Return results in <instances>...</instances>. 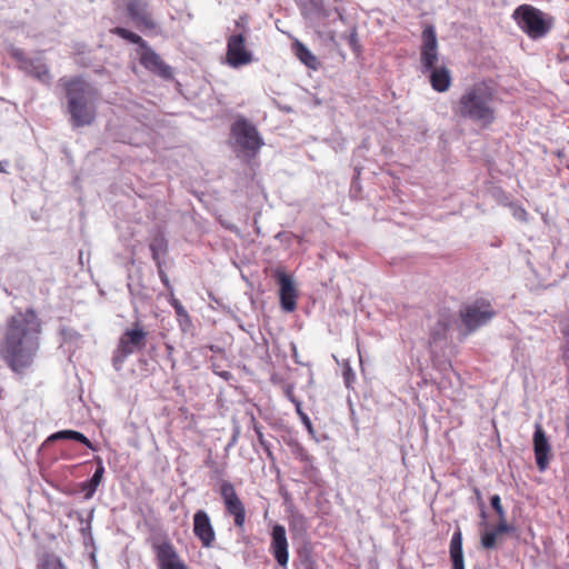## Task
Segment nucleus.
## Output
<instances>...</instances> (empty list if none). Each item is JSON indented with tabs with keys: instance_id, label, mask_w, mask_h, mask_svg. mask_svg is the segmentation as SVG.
Wrapping results in <instances>:
<instances>
[{
	"instance_id": "nucleus-1",
	"label": "nucleus",
	"mask_w": 569,
	"mask_h": 569,
	"mask_svg": "<svg viewBox=\"0 0 569 569\" xmlns=\"http://www.w3.org/2000/svg\"><path fill=\"white\" fill-rule=\"evenodd\" d=\"M41 321L32 308L11 316L0 341V358L16 373L34 361L40 346Z\"/></svg>"
},
{
	"instance_id": "nucleus-2",
	"label": "nucleus",
	"mask_w": 569,
	"mask_h": 569,
	"mask_svg": "<svg viewBox=\"0 0 569 569\" xmlns=\"http://www.w3.org/2000/svg\"><path fill=\"white\" fill-rule=\"evenodd\" d=\"M497 91L487 81L468 87L452 107L456 116L481 123L491 124L496 119Z\"/></svg>"
},
{
	"instance_id": "nucleus-3",
	"label": "nucleus",
	"mask_w": 569,
	"mask_h": 569,
	"mask_svg": "<svg viewBox=\"0 0 569 569\" xmlns=\"http://www.w3.org/2000/svg\"><path fill=\"white\" fill-rule=\"evenodd\" d=\"M63 87L70 123L74 128L90 126L97 113V90L84 79L76 77L72 79L61 78L59 80Z\"/></svg>"
},
{
	"instance_id": "nucleus-4",
	"label": "nucleus",
	"mask_w": 569,
	"mask_h": 569,
	"mask_svg": "<svg viewBox=\"0 0 569 569\" xmlns=\"http://www.w3.org/2000/svg\"><path fill=\"white\" fill-rule=\"evenodd\" d=\"M234 151L246 160L253 159L264 144L257 127L243 116H238L230 127Z\"/></svg>"
},
{
	"instance_id": "nucleus-5",
	"label": "nucleus",
	"mask_w": 569,
	"mask_h": 569,
	"mask_svg": "<svg viewBox=\"0 0 569 569\" xmlns=\"http://www.w3.org/2000/svg\"><path fill=\"white\" fill-rule=\"evenodd\" d=\"M512 19L530 39L545 38L553 27V18L531 4H521L512 12Z\"/></svg>"
},
{
	"instance_id": "nucleus-6",
	"label": "nucleus",
	"mask_w": 569,
	"mask_h": 569,
	"mask_svg": "<svg viewBox=\"0 0 569 569\" xmlns=\"http://www.w3.org/2000/svg\"><path fill=\"white\" fill-rule=\"evenodd\" d=\"M147 336L148 332L139 321L134 322L130 329H127L120 336L112 355V366L116 371H120L123 368V363L130 355L146 348Z\"/></svg>"
},
{
	"instance_id": "nucleus-7",
	"label": "nucleus",
	"mask_w": 569,
	"mask_h": 569,
	"mask_svg": "<svg viewBox=\"0 0 569 569\" xmlns=\"http://www.w3.org/2000/svg\"><path fill=\"white\" fill-rule=\"evenodd\" d=\"M496 313L490 301L486 299H477L462 305L459 310V316L463 326V335L468 336L480 327L488 325Z\"/></svg>"
},
{
	"instance_id": "nucleus-8",
	"label": "nucleus",
	"mask_w": 569,
	"mask_h": 569,
	"mask_svg": "<svg viewBox=\"0 0 569 569\" xmlns=\"http://www.w3.org/2000/svg\"><path fill=\"white\" fill-rule=\"evenodd\" d=\"M10 56L17 62L18 69L24 74L42 84H51L52 76L42 52H38L34 57H31L19 48H12Z\"/></svg>"
},
{
	"instance_id": "nucleus-9",
	"label": "nucleus",
	"mask_w": 569,
	"mask_h": 569,
	"mask_svg": "<svg viewBox=\"0 0 569 569\" xmlns=\"http://www.w3.org/2000/svg\"><path fill=\"white\" fill-rule=\"evenodd\" d=\"M220 496L222 498L226 512L233 517L234 526L242 529L246 522V508L238 497L234 486L230 481H222L220 486Z\"/></svg>"
},
{
	"instance_id": "nucleus-10",
	"label": "nucleus",
	"mask_w": 569,
	"mask_h": 569,
	"mask_svg": "<svg viewBox=\"0 0 569 569\" xmlns=\"http://www.w3.org/2000/svg\"><path fill=\"white\" fill-rule=\"evenodd\" d=\"M126 10L134 26L142 32L156 31L158 24L146 0H127Z\"/></svg>"
},
{
	"instance_id": "nucleus-11",
	"label": "nucleus",
	"mask_w": 569,
	"mask_h": 569,
	"mask_svg": "<svg viewBox=\"0 0 569 569\" xmlns=\"http://www.w3.org/2000/svg\"><path fill=\"white\" fill-rule=\"evenodd\" d=\"M246 39L243 33H232L227 39V62L232 68H239L253 61L252 52L246 48Z\"/></svg>"
},
{
	"instance_id": "nucleus-12",
	"label": "nucleus",
	"mask_w": 569,
	"mask_h": 569,
	"mask_svg": "<svg viewBox=\"0 0 569 569\" xmlns=\"http://www.w3.org/2000/svg\"><path fill=\"white\" fill-rule=\"evenodd\" d=\"M273 277L279 284V298L282 310L292 312L297 307L298 292L291 276L283 269L277 268Z\"/></svg>"
},
{
	"instance_id": "nucleus-13",
	"label": "nucleus",
	"mask_w": 569,
	"mask_h": 569,
	"mask_svg": "<svg viewBox=\"0 0 569 569\" xmlns=\"http://www.w3.org/2000/svg\"><path fill=\"white\" fill-rule=\"evenodd\" d=\"M422 44L420 51V60L422 72H428L438 61V40L433 26H426L421 34Z\"/></svg>"
},
{
	"instance_id": "nucleus-14",
	"label": "nucleus",
	"mask_w": 569,
	"mask_h": 569,
	"mask_svg": "<svg viewBox=\"0 0 569 569\" xmlns=\"http://www.w3.org/2000/svg\"><path fill=\"white\" fill-rule=\"evenodd\" d=\"M139 62L144 69L164 80L173 78L172 68L149 44L140 53Z\"/></svg>"
},
{
	"instance_id": "nucleus-15",
	"label": "nucleus",
	"mask_w": 569,
	"mask_h": 569,
	"mask_svg": "<svg viewBox=\"0 0 569 569\" xmlns=\"http://www.w3.org/2000/svg\"><path fill=\"white\" fill-rule=\"evenodd\" d=\"M159 569H189L170 541L153 545Z\"/></svg>"
},
{
	"instance_id": "nucleus-16",
	"label": "nucleus",
	"mask_w": 569,
	"mask_h": 569,
	"mask_svg": "<svg viewBox=\"0 0 569 569\" xmlns=\"http://www.w3.org/2000/svg\"><path fill=\"white\" fill-rule=\"evenodd\" d=\"M193 535L199 539L203 548H210L216 541V532L210 517L204 510H198L193 515Z\"/></svg>"
},
{
	"instance_id": "nucleus-17",
	"label": "nucleus",
	"mask_w": 569,
	"mask_h": 569,
	"mask_svg": "<svg viewBox=\"0 0 569 569\" xmlns=\"http://www.w3.org/2000/svg\"><path fill=\"white\" fill-rule=\"evenodd\" d=\"M270 551L279 566L286 568L289 560L288 540L282 525H274L271 531Z\"/></svg>"
},
{
	"instance_id": "nucleus-18",
	"label": "nucleus",
	"mask_w": 569,
	"mask_h": 569,
	"mask_svg": "<svg viewBox=\"0 0 569 569\" xmlns=\"http://www.w3.org/2000/svg\"><path fill=\"white\" fill-rule=\"evenodd\" d=\"M533 450L536 463L540 471H543L549 463L551 456V448L547 439L546 432L541 425L537 423L533 433Z\"/></svg>"
},
{
	"instance_id": "nucleus-19",
	"label": "nucleus",
	"mask_w": 569,
	"mask_h": 569,
	"mask_svg": "<svg viewBox=\"0 0 569 569\" xmlns=\"http://www.w3.org/2000/svg\"><path fill=\"white\" fill-rule=\"evenodd\" d=\"M94 461L97 463V468L93 476L91 477L90 480L80 483V489L81 491L84 492V499L87 500L91 499L94 496L104 475V466L102 459L99 456H97L94 457Z\"/></svg>"
},
{
	"instance_id": "nucleus-20",
	"label": "nucleus",
	"mask_w": 569,
	"mask_h": 569,
	"mask_svg": "<svg viewBox=\"0 0 569 569\" xmlns=\"http://www.w3.org/2000/svg\"><path fill=\"white\" fill-rule=\"evenodd\" d=\"M430 83L433 90L446 92L451 84V74L446 67L432 68L430 70Z\"/></svg>"
},
{
	"instance_id": "nucleus-21",
	"label": "nucleus",
	"mask_w": 569,
	"mask_h": 569,
	"mask_svg": "<svg viewBox=\"0 0 569 569\" xmlns=\"http://www.w3.org/2000/svg\"><path fill=\"white\" fill-rule=\"evenodd\" d=\"M62 439H69L78 441L82 445H84L87 448L91 450H97V448L93 446V443L81 432L76 430H61L58 431L49 437V440H62Z\"/></svg>"
},
{
	"instance_id": "nucleus-22",
	"label": "nucleus",
	"mask_w": 569,
	"mask_h": 569,
	"mask_svg": "<svg viewBox=\"0 0 569 569\" xmlns=\"http://www.w3.org/2000/svg\"><path fill=\"white\" fill-rule=\"evenodd\" d=\"M293 49L297 58L307 67L316 70L319 66L317 58L311 51L300 41L293 43Z\"/></svg>"
},
{
	"instance_id": "nucleus-23",
	"label": "nucleus",
	"mask_w": 569,
	"mask_h": 569,
	"mask_svg": "<svg viewBox=\"0 0 569 569\" xmlns=\"http://www.w3.org/2000/svg\"><path fill=\"white\" fill-rule=\"evenodd\" d=\"M169 302L176 311L179 326L184 331L188 327L191 326V318H190L188 311L173 295H171Z\"/></svg>"
},
{
	"instance_id": "nucleus-24",
	"label": "nucleus",
	"mask_w": 569,
	"mask_h": 569,
	"mask_svg": "<svg viewBox=\"0 0 569 569\" xmlns=\"http://www.w3.org/2000/svg\"><path fill=\"white\" fill-rule=\"evenodd\" d=\"M111 33L117 34L118 37H120L131 43L138 44L142 50L144 48H147V46H148V42L146 40H143L139 34H137L126 28L116 27V28L111 29Z\"/></svg>"
},
{
	"instance_id": "nucleus-25",
	"label": "nucleus",
	"mask_w": 569,
	"mask_h": 569,
	"mask_svg": "<svg viewBox=\"0 0 569 569\" xmlns=\"http://www.w3.org/2000/svg\"><path fill=\"white\" fill-rule=\"evenodd\" d=\"M37 569H67L60 557L44 553L38 561Z\"/></svg>"
},
{
	"instance_id": "nucleus-26",
	"label": "nucleus",
	"mask_w": 569,
	"mask_h": 569,
	"mask_svg": "<svg viewBox=\"0 0 569 569\" xmlns=\"http://www.w3.org/2000/svg\"><path fill=\"white\" fill-rule=\"evenodd\" d=\"M150 250L152 253V259L156 262L157 267H160L161 259L160 256L166 253L167 251V242L162 237L154 238L150 243Z\"/></svg>"
},
{
	"instance_id": "nucleus-27",
	"label": "nucleus",
	"mask_w": 569,
	"mask_h": 569,
	"mask_svg": "<svg viewBox=\"0 0 569 569\" xmlns=\"http://www.w3.org/2000/svg\"><path fill=\"white\" fill-rule=\"evenodd\" d=\"M291 447L292 455L302 462H311V456L305 449V447L298 441H291L289 443Z\"/></svg>"
},
{
	"instance_id": "nucleus-28",
	"label": "nucleus",
	"mask_w": 569,
	"mask_h": 569,
	"mask_svg": "<svg viewBox=\"0 0 569 569\" xmlns=\"http://www.w3.org/2000/svg\"><path fill=\"white\" fill-rule=\"evenodd\" d=\"M449 555L452 562V569H465L462 548H449Z\"/></svg>"
},
{
	"instance_id": "nucleus-29",
	"label": "nucleus",
	"mask_w": 569,
	"mask_h": 569,
	"mask_svg": "<svg viewBox=\"0 0 569 569\" xmlns=\"http://www.w3.org/2000/svg\"><path fill=\"white\" fill-rule=\"evenodd\" d=\"M499 535H497V532L491 529V530H487L486 532H483L481 535V546L482 548L485 549H493L496 546H497V539H498Z\"/></svg>"
},
{
	"instance_id": "nucleus-30",
	"label": "nucleus",
	"mask_w": 569,
	"mask_h": 569,
	"mask_svg": "<svg viewBox=\"0 0 569 569\" xmlns=\"http://www.w3.org/2000/svg\"><path fill=\"white\" fill-rule=\"evenodd\" d=\"M261 429H262L261 426H259L257 423L253 426V430H254V432L257 435L259 445L262 447V449L267 453V457L270 460H273L274 458H273V455H272V451H271V448H270V443L266 440Z\"/></svg>"
},
{
	"instance_id": "nucleus-31",
	"label": "nucleus",
	"mask_w": 569,
	"mask_h": 569,
	"mask_svg": "<svg viewBox=\"0 0 569 569\" xmlns=\"http://www.w3.org/2000/svg\"><path fill=\"white\" fill-rule=\"evenodd\" d=\"M233 33H240V34L243 33V38H247V36L250 33V29H249V26H248V19H247L246 16H240L234 21V31H233Z\"/></svg>"
},
{
	"instance_id": "nucleus-32",
	"label": "nucleus",
	"mask_w": 569,
	"mask_h": 569,
	"mask_svg": "<svg viewBox=\"0 0 569 569\" xmlns=\"http://www.w3.org/2000/svg\"><path fill=\"white\" fill-rule=\"evenodd\" d=\"M490 505H491L492 509L496 511V513L498 515L499 520H503V518H506V512L501 505V499L498 495H493L490 498Z\"/></svg>"
},
{
	"instance_id": "nucleus-33",
	"label": "nucleus",
	"mask_w": 569,
	"mask_h": 569,
	"mask_svg": "<svg viewBox=\"0 0 569 569\" xmlns=\"http://www.w3.org/2000/svg\"><path fill=\"white\" fill-rule=\"evenodd\" d=\"M157 268H158V274H159L161 282L170 291V296L173 295V288L170 283L168 274L162 269V263H160V267H157Z\"/></svg>"
},
{
	"instance_id": "nucleus-34",
	"label": "nucleus",
	"mask_w": 569,
	"mask_h": 569,
	"mask_svg": "<svg viewBox=\"0 0 569 569\" xmlns=\"http://www.w3.org/2000/svg\"><path fill=\"white\" fill-rule=\"evenodd\" d=\"M497 535L507 533L513 530V527L508 525L506 518L503 520H499V523L493 528Z\"/></svg>"
},
{
	"instance_id": "nucleus-35",
	"label": "nucleus",
	"mask_w": 569,
	"mask_h": 569,
	"mask_svg": "<svg viewBox=\"0 0 569 569\" xmlns=\"http://www.w3.org/2000/svg\"><path fill=\"white\" fill-rule=\"evenodd\" d=\"M449 548H462V533L459 528L453 532Z\"/></svg>"
},
{
	"instance_id": "nucleus-36",
	"label": "nucleus",
	"mask_w": 569,
	"mask_h": 569,
	"mask_svg": "<svg viewBox=\"0 0 569 569\" xmlns=\"http://www.w3.org/2000/svg\"><path fill=\"white\" fill-rule=\"evenodd\" d=\"M291 526L293 528H305L306 527V518L302 515H293L291 518Z\"/></svg>"
},
{
	"instance_id": "nucleus-37",
	"label": "nucleus",
	"mask_w": 569,
	"mask_h": 569,
	"mask_svg": "<svg viewBox=\"0 0 569 569\" xmlns=\"http://www.w3.org/2000/svg\"><path fill=\"white\" fill-rule=\"evenodd\" d=\"M353 378H355V375H353L351 368L350 367L346 368L343 370V379H345L347 387L350 386V382L353 380Z\"/></svg>"
},
{
	"instance_id": "nucleus-38",
	"label": "nucleus",
	"mask_w": 569,
	"mask_h": 569,
	"mask_svg": "<svg viewBox=\"0 0 569 569\" xmlns=\"http://www.w3.org/2000/svg\"><path fill=\"white\" fill-rule=\"evenodd\" d=\"M561 332L566 338V345H569V319L562 322Z\"/></svg>"
},
{
	"instance_id": "nucleus-39",
	"label": "nucleus",
	"mask_w": 569,
	"mask_h": 569,
	"mask_svg": "<svg viewBox=\"0 0 569 569\" xmlns=\"http://www.w3.org/2000/svg\"><path fill=\"white\" fill-rule=\"evenodd\" d=\"M301 421L303 422V425L306 426L308 431L310 433H313V427H312V423H311L309 417L307 416V413H301Z\"/></svg>"
},
{
	"instance_id": "nucleus-40",
	"label": "nucleus",
	"mask_w": 569,
	"mask_h": 569,
	"mask_svg": "<svg viewBox=\"0 0 569 569\" xmlns=\"http://www.w3.org/2000/svg\"><path fill=\"white\" fill-rule=\"evenodd\" d=\"M515 216L519 219V220H522V221H526L527 220V211L523 209V208H519L516 212H515Z\"/></svg>"
},
{
	"instance_id": "nucleus-41",
	"label": "nucleus",
	"mask_w": 569,
	"mask_h": 569,
	"mask_svg": "<svg viewBox=\"0 0 569 569\" xmlns=\"http://www.w3.org/2000/svg\"><path fill=\"white\" fill-rule=\"evenodd\" d=\"M291 402L295 403V407H296V410H297V413L299 415V417L301 418V413H305L301 409V401H299L297 398H291Z\"/></svg>"
},
{
	"instance_id": "nucleus-42",
	"label": "nucleus",
	"mask_w": 569,
	"mask_h": 569,
	"mask_svg": "<svg viewBox=\"0 0 569 569\" xmlns=\"http://www.w3.org/2000/svg\"><path fill=\"white\" fill-rule=\"evenodd\" d=\"M566 366L569 368V345H566L562 353Z\"/></svg>"
},
{
	"instance_id": "nucleus-43",
	"label": "nucleus",
	"mask_w": 569,
	"mask_h": 569,
	"mask_svg": "<svg viewBox=\"0 0 569 569\" xmlns=\"http://www.w3.org/2000/svg\"><path fill=\"white\" fill-rule=\"evenodd\" d=\"M349 43H350V46H351L353 49H356V47H357V34H356V32H352V33L350 34Z\"/></svg>"
},
{
	"instance_id": "nucleus-44",
	"label": "nucleus",
	"mask_w": 569,
	"mask_h": 569,
	"mask_svg": "<svg viewBox=\"0 0 569 569\" xmlns=\"http://www.w3.org/2000/svg\"><path fill=\"white\" fill-rule=\"evenodd\" d=\"M286 395H287V397H288V399H289L290 401H291V398H296V397L293 396V392H292V390H291V389H287V390H286Z\"/></svg>"
},
{
	"instance_id": "nucleus-45",
	"label": "nucleus",
	"mask_w": 569,
	"mask_h": 569,
	"mask_svg": "<svg viewBox=\"0 0 569 569\" xmlns=\"http://www.w3.org/2000/svg\"><path fill=\"white\" fill-rule=\"evenodd\" d=\"M480 507H481V513H480V515H481V518H482V519H486V511H485V509H483V505L481 503V505H480Z\"/></svg>"
},
{
	"instance_id": "nucleus-46",
	"label": "nucleus",
	"mask_w": 569,
	"mask_h": 569,
	"mask_svg": "<svg viewBox=\"0 0 569 569\" xmlns=\"http://www.w3.org/2000/svg\"><path fill=\"white\" fill-rule=\"evenodd\" d=\"M220 376L223 377L224 379H228V377L230 376V372L223 371L220 373Z\"/></svg>"
},
{
	"instance_id": "nucleus-47",
	"label": "nucleus",
	"mask_w": 569,
	"mask_h": 569,
	"mask_svg": "<svg viewBox=\"0 0 569 569\" xmlns=\"http://www.w3.org/2000/svg\"><path fill=\"white\" fill-rule=\"evenodd\" d=\"M4 171H6V168H4L3 163L0 162V172H4Z\"/></svg>"
},
{
	"instance_id": "nucleus-48",
	"label": "nucleus",
	"mask_w": 569,
	"mask_h": 569,
	"mask_svg": "<svg viewBox=\"0 0 569 569\" xmlns=\"http://www.w3.org/2000/svg\"><path fill=\"white\" fill-rule=\"evenodd\" d=\"M475 492L478 497H480V491L478 489H476Z\"/></svg>"
},
{
	"instance_id": "nucleus-49",
	"label": "nucleus",
	"mask_w": 569,
	"mask_h": 569,
	"mask_svg": "<svg viewBox=\"0 0 569 569\" xmlns=\"http://www.w3.org/2000/svg\"><path fill=\"white\" fill-rule=\"evenodd\" d=\"M568 169H569V164H568Z\"/></svg>"
}]
</instances>
